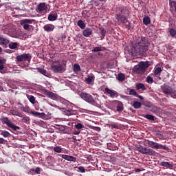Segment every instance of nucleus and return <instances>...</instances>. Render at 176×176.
<instances>
[{"label": "nucleus", "mask_w": 176, "mask_h": 176, "mask_svg": "<svg viewBox=\"0 0 176 176\" xmlns=\"http://www.w3.org/2000/svg\"><path fill=\"white\" fill-rule=\"evenodd\" d=\"M150 46V42L147 37H141L138 44H135L131 49L128 50V54L131 56L139 54L140 56H146L148 47Z\"/></svg>", "instance_id": "1"}, {"label": "nucleus", "mask_w": 176, "mask_h": 176, "mask_svg": "<svg viewBox=\"0 0 176 176\" xmlns=\"http://www.w3.org/2000/svg\"><path fill=\"white\" fill-rule=\"evenodd\" d=\"M128 18L129 10L126 9H122L121 11V14H118L116 16V19H117L118 22H121L123 24H125V23H129V20H127Z\"/></svg>", "instance_id": "2"}, {"label": "nucleus", "mask_w": 176, "mask_h": 176, "mask_svg": "<svg viewBox=\"0 0 176 176\" xmlns=\"http://www.w3.org/2000/svg\"><path fill=\"white\" fill-rule=\"evenodd\" d=\"M147 144L151 148L164 150L168 152H170V149L168 147H167L166 146H164L158 142H154L153 141L147 140Z\"/></svg>", "instance_id": "3"}, {"label": "nucleus", "mask_w": 176, "mask_h": 176, "mask_svg": "<svg viewBox=\"0 0 176 176\" xmlns=\"http://www.w3.org/2000/svg\"><path fill=\"white\" fill-rule=\"evenodd\" d=\"M80 96L82 100H84L86 102H89L92 105L96 104V100L90 94L82 92Z\"/></svg>", "instance_id": "4"}, {"label": "nucleus", "mask_w": 176, "mask_h": 176, "mask_svg": "<svg viewBox=\"0 0 176 176\" xmlns=\"http://www.w3.org/2000/svg\"><path fill=\"white\" fill-rule=\"evenodd\" d=\"M1 121L3 124H6L7 126L12 129L14 131H19L21 130V128L19 126L12 123L10 120H9L8 118H3L1 119Z\"/></svg>", "instance_id": "5"}, {"label": "nucleus", "mask_w": 176, "mask_h": 176, "mask_svg": "<svg viewBox=\"0 0 176 176\" xmlns=\"http://www.w3.org/2000/svg\"><path fill=\"white\" fill-rule=\"evenodd\" d=\"M138 149L140 153H141L144 155H155L156 153V152L154 150H152L151 148H147L142 146H139Z\"/></svg>", "instance_id": "6"}, {"label": "nucleus", "mask_w": 176, "mask_h": 176, "mask_svg": "<svg viewBox=\"0 0 176 176\" xmlns=\"http://www.w3.org/2000/svg\"><path fill=\"white\" fill-rule=\"evenodd\" d=\"M32 58V56H31V55L28 53V54H23L21 55H18L16 56V61L17 62H24V61H27L30 63L31 58Z\"/></svg>", "instance_id": "7"}, {"label": "nucleus", "mask_w": 176, "mask_h": 176, "mask_svg": "<svg viewBox=\"0 0 176 176\" xmlns=\"http://www.w3.org/2000/svg\"><path fill=\"white\" fill-rule=\"evenodd\" d=\"M51 69L55 74H62V73H63V72L65 71V69L63 67V65H62L61 64H57L56 65H52L51 67Z\"/></svg>", "instance_id": "8"}, {"label": "nucleus", "mask_w": 176, "mask_h": 176, "mask_svg": "<svg viewBox=\"0 0 176 176\" xmlns=\"http://www.w3.org/2000/svg\"><path fill=\"white\" fill-rule=\"evenodd\" d=\"M42 92L47 95L48 98H50L51 100H58V95L56 94H54V92L50 91L47 89H43Z\"/></svg>", "instance_id": "9"}, {"label": "nucleus", "mask_w": 176, "mask_h": 176, "mask_svg": "<svg viewBox=\"0 0 176 176\" xmlns=\"http://www.w3.org/2000/svg\"><path fill=\"white\" fill-rule=\"evenodd\" d=\"M9 43H10V41L8 38H6L3 36H0V45L2 47H7V46Z\"/></svg>", "instance_id": "10"}, {"label": "nucleus", "mask_w": 176, "mask_h": 176, "mask_svg": "<svg viewBox=\"0 0 176 176\" xmlns=\"http://www.w3.org/2000/svg\"><path fill=\"white\" fill-rule=\"evenodd\" d=\"M162 93L166 95L170 96L174 89H173L172 87L166 86L162 88Z\"/></svg>", "instance_id": "11"}, {"label": "nucleus", "mask_w": 176, "mask_h": 176, "mask_svg": "<svg viewBox=\"0 0 176 176\" xmlns=\"http://www.w3.org/2000/svg\"><path fill=\"white\" fill-rule=\"evenodd\" d=\"M139 67L144 69L145 71H146L147 68H149V67L151 66V63L149 61H141L140 62V63L138 65Z\"/></svg>", "instance_id": "12"}, {"label": "nucleus", "mask_w": 176, "mask_h": 176, "mask_svg": "<svg viewBox=\"0 0 176 176\" xmlns=\"http://www.w3.org/2000/svg\"><path fill=\"white\" fill-rule=\"evenodd\" d=\"M61 155V158L65 160L67 162H74L76 163V157H73V156H70L68 155Z\"/></svg>", "instance_id": "13"}, {"label": "nucleus", "mask_w": 176, "mask_h": 176, "mask_svg": "<svg viewBox=\"0 0 176 176\" xmlns=\"http://www.w3.org/2000/svg\"><path fill=\"white\" fill-rule=\"evenodd\" d=\"M133 72H134L135 73H136L137 74L143 75V74H145L146 70L144 69H142L141 67H139L138 65H135V66H134Z\"/></svg>", "instance_id": "14"}, {"label": "nucleus", "mask_w": 176, "mask_h": 176, "mask_svg": "<svg viewBox=\"0 0 176 176\" xmlns=\"http://www.w3.org/2000/svg\"><path fill=\"white\" fill-rule=\"evenodd\" d=\"M7 60L3 58H0V73L3 74V69L5 68V65L6 64Z\"/></svg>", "instance_id": "15"}, {"label": "nucleus", "mask_w": 176, "mask_h": 176, "mask_svg": "<svg viewBox=\"0 0 176 176\" xmlns=\"http://www.w3.org/2000/svg\"><path fill=\"white\" fill-rule=\"evenodd\" d=\"M82 35L85 37H90L93 33V30L91 28H86L82 32Z\"/></svg>", "instance_id": "16"}, {"label": "nucleus", "mask_w": 176, "mask_h": 176, "mask_svg": "<svg viewBox=\"0 0 176 176\" xmlns=\"http://www.w3.org/2000/svg\"><path fill=\"white\" fill-rule=\"evenodd\" d=\"M129 95L130 96H134L135 97L138 98L140 100H144V98L142 96H140L138 94V92L133 89L129 90Z\"/></svg>", "instance_id": "17"}, {"label": "nucleus", "mask_w": 176, "mask_h": 176, "mask_svg": "<svg viewBox=\"0 0 176 176\" xmlns=\"http://www.w3.org/2000/svg\"><path fill=\"white\" fill-rule=\"evenodd\" d=\"M47 19H48V21H50L51 22L55 21L58 19V14H57V12H55L54 14L50 13L48 15Z\"/></svg>", "instance_id": "18"}, {"label": "nucleus", "mask_w": 176, "mask_h": 176, "mask_svg": "<svg viewBox=\"0 0 176 176\" xmlns=\"http://www.w3.org/2000/svg\"><path fill=\"white\" fill-rule=\"evenodd\" d=\"M47 10V6L45 3H40L38 6V12H43L46 11Z\"/></svg>", "instance_id": "19"}, {"label": "nucleus", "mask_w": 176, "mask_h": 176, "mask_svg": "<svg viewBox=\"0 0 176 176\" xmlns=\"http://www.w3.org/2000/svg\"><path fill=\"white\" fill-rule=\"evenodd\" d=\"M32 116L34 117H38V118H43L45 116V113H39L38 111H30V113Z\"/></svg>", "instance_id": "20"}, {"label": "nucleus", "mask_w": 176, "mask_h": 176, "mask_svg": "<svg viewBox=\"0 0 176 176\" xmlns=\"http://www.w3.org/2000/svg\"><path fill=\"white\" fill-rule=\"evenodd\" d=\"M105 92L109 94L111 98H113L116 96V91L109 88H105Z\"/></svg>", "instance_id": "21"}, {"label": "nucleus", "mask_w": 176, "mask_h": 176, "mask_svg": "<svg viewBox=\"0 0 176 176\" xmlns=\"http://www.w3.org/2000/svg\"><path fill=\"white\" fill-rule=\"evenodd\" d=\"M43 29L47 32H51L54 31V26L53 25H46L45 26L43 27Z\"/></svg>", "instance_id": "22"}, {"label": "nucleus", "mask_w": 176, "mask_h": 176, "mask_svg": "<svg viewBox=\"0 0 176 176\" xmlns=\"http://www.w3.org/2000/svg\"><path fill=\"white\" fill-rule=\"evenodd\" d=\"M160 166H162L166 167L167 168H170V169H171L173 168V164L169 162H160Z\"/></svg>", "instance_id": "23"}, {"label": "nucleus", "mask_w": 176, "mask_h": 176, "mask_svg": "<svg viewBox=\"0 0 176 176\" xmlns=\"http://www.w3.org/2000/svg\"><path fill=\"white\" fill-rule=\"evenodd\" d=\"M8 47L10 50H16L19 47V43H17L16 42H10Z\"/></svg>", "instance_id": "24"}, {"label": "nucleus", "mask_w": 176, "mask_h": 176, "mask_svg": "<svg viewBox=\"0 0 176 176\" xmlns=\"http://www.w3.org/2000/svg\"><path fill=\"white\" fill-rule=\"evenodd\" d=\"M34 22V19H22L21 20V25H23V24H32Z\"/></svg>", "instance_id": "25"}, {"label": "nucleus", "mask_w": 176, "mask_h": 176, "mask_svg": "<svg viewBox=\"0 0 176 176\" xmlns=\"http://www.w3.org/2000/svg\"><path fill=\"white\" fill-rule=\"evenodd\" d=\"M135 89L137 90H140V89H141L142 91H146V88L145 85L143 83H141V82L137 83Z\"/></svg>", "instance_id": "26"}, {"label": "nucleus", "mask_w": 176, "mask_h": 176, "mask_svg": "<svg viewBox=\"0 0 176 176\" xmlns=\"http://www.w3.org/2000/svg\"><path fill=\"white\" fill-rule=\"evenodd\" d=\"M77 25L80 27L81 30H85V28H86V24H85L84 21L82 19L78 21Z\"/></svg>", "instance_id": "27"}, {"label": "nucleus", "mask_w": 176, "mask_h": 176, "mask_svg": "<svg viewBox=\"0 0 176 176\" xmlns=\"http://www.w3.org/2000/svg\"><path fill=\"white\" fill-rule=\"evenodd\" d=\"M38 72L42 75L45 76L46 77H49L50 76V73L47 72L45 69L38 68Z\"/></svg>", "instance_id": "28"}, {"label": "nucleus", "mask_w": 176, "mask_h": 176, "mask_svg": "<svg viewBox=\"0 0 176 176\" xmlns=\"http://www.w3.org/2000/svg\"><path fill=\"white\" fill-rule=\"evenodd\" d=\"M170 8L176 12V0H170Z\"/></svg>", "instance_id": "29"}, {"label": "nucleus", "mask_w": 176, "mask_h": 176, "mask_svg": "<svg viewBox=\"0 0 176 176\" xmlns=\"http://www.w3.org/2000/svg\"><path fill=\"white\" fill-rule=\"evenodd\" d=\"M10 113L12 114V116H16V117H22V115L19 111H16V110L11 109L10 111Z\"/></svg>", "instance_id": "30"}, {"label": "nucleus", "mask_w": 176, "mask_h": 176, "mask_svg": "<svg viewBox=\"0 0 176 176\" xmlns=\"http://www.w3.org/2000/svg\"><path fill=\"white\" fill-rule=\"evenodd\" d=\"M132 107H133L135 109H140L142 107V103L138 101H134Z\"/></svg>", "instance_id": "31"}, {"label": "nucleus", "mask_w": 176, "mask_h": 176, "mask_svg": "<svg viewBox=\"0 0 176 176\" xmlns=\"http://www.w3.org/2000/svg\"><path fill=\"white\" fill-rule=\"evenodd\" d=\"M168 32L170 34V36L173 38H175L176 36V30L174 28H169L168 29Z\"/></svg>", "instance_id": "32"}, {"label": "nucleus", "mask_w": 176, "mask_h": 176, "mask_svg": "<svg viewBox=\"0 0 176 176\" xmlns=\"http://www.w3.org/2000/svg\"><path fill=\"white\" fill-rule=\"evenodd\" d=\"M53 151L60 153L63 152V148L61 146H56L54 148H53Z\"/></svg>", "instance_id": "33"}, {"label": "nucleus", "mask_w": 176, "mask_h": 176, "mask_svg": "<svg viewBox=\"0 0 176 176\" xmlns=\"http://www.w3.org/2000/svg\"><path fill=\"white\" fill-rule=\"evenodd\" d=\"M99 30H100L101 40H104V37L106 36V30L104 29V28H100Z\"/></svg>", "instance_id": "34"}, {"label": "nucleus", "mask_w": 176, "mask_h": 176, "mask_svg": "<svg viewBox=\"0 0 176 176\" xmlns=\"http://www.w3.org/2000/svg\"><path fill=\"white\" fill-rule=\"evenodd\" d=\"M143 23L145 25H148L151 23V19L149 16H144L143 19Z\"/></svg>", "instance_id": "35"}, {"label": "nucleus", "mask_w": 176, "mask_h": 176, "mask_svg": "<svg viewBox=\"0 0 176 176\" xmlns=\"http://www.w3.org/2000/svg\"><path fill=\"white\" fill-rule=\"evenodd\" d=\"M19 118H22V122L25 124H27L30 120V118L26 115L23 114L22 117Z\"/></svg>", "instance_id": "36"}, {"label": "nucleus", "mask_w": 176, "mask_h": 176, "mask_svg": "<svg viewBox=\"0 0 176 176\" xmlns=\"http://www.w3.org/2000/svg\"><path fill=\"white\" fill-rule=\"evenodd\" d=\"M118 80L120 82H123L125 80V76L122 73H119L118 75Z\"/></svg>", "instance_id": "37"}, {"label": "nucleus", "mask_w": 176, "mask_h": 176, "mask_svg": "<svg viewBox=\"0 0 176 176\" xmlns=\"http://www.w3.org/2000/svg\"><path fill=\"white\" fill-rule=\"evenodd\" d=\"M94 79V76H89L88 78L85 79V82L88 85H90Z\"/></svg>", "instance_id": "38"}, {"label": "nucleus", "mask_w": 176, "mask_h": 176, "mask_svg": "<svg viewBox=\"0 0 176 176\" xmlns=\"http://www.w3.org/2000/svg\"><path fill=\"white\" fill-rule=\"evenodd\" d=\"M144 118L148 120H151V121L155 120V116L153 115H151V114H146L144 116Z\"/></svg>", "instance_id": "39"}, {"label": "nucleus", "mask_w": 176, "mask_h": 176, "mask_svg": "<svg viewBox=\"0 0 176 176\" xmlns=\"http://www.w3.org/2000/svg\"><path fill=\"white\" fill-rule=\"evenodd\" d=\"M1 135L5 138H8L11 134L7 131H1Z\"/></svg>", "instance_id": "40"}, {"label": "nucleus", "mask_w": 176, "mask_h": 176, "mask_svg": "<svg viewBox=\"0 0 176 176\" xmlns=\"http://www.w3.org/2000/svg\"><path fill=\"white\" fill-rule=\"evenodd\" d=\"M73 71L74 72H79L80 71V65L78 64H74Z\"/></svg>", "instance_id": "41"}, {"label": "nucleus", "mask_w": 176, "mask_h": 176, "mask_svg": "<svg viewBox=\"0 0 176 176\" xmlns=\"http://www.w3.org/2000/svg\"><path fill=\"white\" fill-rule=\"evenodd\" d=\"M21 110L23 111V112H25V113H30V107H24V106H22L21 107Z\"/></svg>", "instance_id": "42"}, {"label": "nucleus", "mask_w": 176, "mask_h": 176, "mask_svg": "<svg viewBox=\"0 0 176 176\" xmlns=\"http://www.w3.org/2000/svg\"><path fill=\"white\" fill-rule=\"evenodd\" d=\"M162 69L161 67H157L155 69V71L153 72V74H155V76H157L160 73H162Z\"/></svg>", "instance_id": "43"}, {"label": "nucleus", "mask_w": 176, "mask_h": 176, "mask_svg": "<svg viewBox=\"0 0 176 176\" xmlns=\"http://www.w3.org/2000/svg\"><path fill=\"white\" fill-rule=\"evenodd\" d=\"M101 51H103L102 47H95L92 50L93 52H101Z\"/></svg>", "instance_id": "44"}, {"label": "nucleus", "mask_w": 176, "mask_h": 176, "mask_svg": "<svg viewBox=\"0 0 176 176\" xmlns=\"http://www.w3.org/2000/svg\"><path fill=\"white\" fill-rule=\"evenodd\" d=\"M123 111V104L122 103H119L117 106V111L122 112Z\"/></svg>", "instance_id": "45"}, {"label": "nucleus", "mask_w": 176, "mask_h": 176, "mask_svg": "<svg viewBox=\"0 0 176 176\" xmlns=\"http://www.w3.org/2000/svg\"><path fill=\"white\" fill-rule=\"evenodd\" d=\"M27 98L32 104H34L35 103V98L33 96H28Z\"/></svg>", "instance_id": "46"}, {"label": "nucleus", "mask_w": 176, "mask_h": 176, "mask_svg": "<svg viewBox=\"0 0 176 176\" xmlns=\"http://www.w3.org/2000/svg\"><path fill=\"white\" fill-rule=\"evenodd\" d=\"M146 82H147L148 84H152V83H153L154 80H153V78H151V76H147V78H146Z\"/></svg>", "instance_id": "47"}, {"label": "nucleus", "mask_w": 176, "mask_h": 176, "mask_svg": "<svg viewBox=\"0 0 176 176\" xmlns=\"http://www.w3.org/2000/svg\"><path fill=\"white\" fill-rule=\"evenodd\" d=\"M74 127H76L77 129H82L84 128V125L80 123H78L77 124L74 125Z\"/></svg>", "instance_id": "48"}, {"label": "nucleus", "mask_w": 176, "mask_h": 176, "mask_svg": "<svg viewBox=\"0 0 176 176\" xmlns=\"http://www.w3.org/2000/svg\"><path fill=\"white\" fill-rule=\"evenodd\" d=\"M78 172H80V173H86V169H85V168L82 167V166L78 167Z\"/></svg>", "instance_id": "49"}, {"label": "nucleus", "mask_w": 176, "mask_h": 176, "mask_svg": "<svg viewBox=\"0 0 176 176\" xmlns=\"http://www.w3.org/2000/svg\"><path fill=\"white\" fill-rule=\"evenodd\" d=\"M23 30H29L30 25L28 24L23 23Z\"/></svg>", "instance_id": "50"}, {"label": "nucleus", "mask_w": 176, "mask_h": 176, "mask_svg": "<svg viewBox=\"0 0 176 176\" xmlns=\"http://www.w3.org/2000/svg\"><path fill=\"white\" fill-rule=\"evenodd\" d=\"M125 27L126 30H130L131 28V23L129 21H128V24H126Z\"/></svg>", "instance_id": "51"}, {"label": "nucleus", "mask_w": 176, "mask_h": 176, "mask_svg": "<svg viewBox=\"0 0 176 176\" xmlns=\"http://www.w3.org/2000/svg\"><path fill=\"white\" fill-rule=\"evenodd\" d=\"M170 96H172V97H173L174 99H176V89H173L172 94H170Z\"/></svg>", "instance_id": "52"}, {"label": "nucleus", "mask_w": 176, "mask_h": 176, "mask_svg": "<svg viewBox=\"0 0 176 176\" xmlns=\"http://www.w3.org/2000/svg\"><path fill=\"white\" fill-rule=\"evenodd\" d=\"M65 113L68 116H71L73 115L72 111H69V110H67L65 111Z\"/></svg>", "instance_id": "53"}, {"label": "nucleus", "mask_w": 176, "mask_h": 176, "mask_svg": "<svg viewBox=\"0 0 176 176\" xmlns=\"http://www.w3.org/2000/svg\"><path fill=\"white\" fill-rule=\"evenodd\" d=\"M111 126L114 128V129H118V123H113V124H111Z\"/></svg>", "instance_id": "54"}, {"label": "nucleus", "mask_w": 176, "mask_h": 176, "mask_svg": "<svg viewBox=\"0 0 176 176\" xmlns=\"http://www.w3.org/2000/svg\"><path fill=\"white\" fill-rule=\"evenodd\" d=\"M34 172H35L36 173H37L38 175L41 174V168H40V167L36 168Z\"/></svg>", "instance_id": "55"}, {"label": "nucleus", "mask_w": 176, "mask_h": 176, "mask_svg": "<svg viewBox=\"0 0 176 176\" xmlns=\"http://www.w3.org/2000/svg\"><path fill=\"white\" fill-rule=\"evenodd\" d=\"M52 160H53V157H47L46 159L47 164H51L50 161Z\"/></svg>", "instance_id": "56"}, {"label": "nucleus", "mask_w": 176, "mask_h": 176, "mask_svg": "<svg viewBox=\"0 0 176 176\" xmlns=\"http://www.w3.org/2000/svg\"><path fill=\"white\" fill-rule=\"evenodd\" d=\"M80 133V131H74L73 132V134L74 135H79Z\"/></svg>", "instance_id": "57"}, {"label": "nucleus", "mask_w": 176, "mask_h": 176, "mask_svg": "<svg viewBox=\"0 0 176 176\" xmlns=\"http://www.w3.org/2000/svg\"><path fill=\"white\" fill-rule=\"evenodd\" d=\"M5 142V139L0 138V144H3Z\"/></svg>", "instance_id": "58"}, {"label": "nucleus", "mask_w": 176, "mask_h": 176, "mask_svg": "<svg viewBox=\"0 0 176 176\" xmlns=\"http://www.w3.org/2000/svg\"><path fill=\"white\" fill-rule=\"evenodd\" d=\"M117 148H118L117 146H111V150H113V151H116Z\"/></svg>", "instance_id": "59"}, {"label": "nucleus", "mask_w": 176, "mask_h": 176, "mask_svg": "<svg viewBox=\"0 0 176 176\" xmlns=\"http://www.w3.org/2000/svg\"><path fill=\"white\" fill-rule=\"evenodd\" d=\"M135 172L136 173H140V172H141V169L140 168H136Z\"/></svg>", "instance_id": "60"}, {"label": "nucleus", "mask_w": 176, "mask_h": 176, "mask_svg": "<svg viewBox=\"0 0 176 176\" xmlns=\"http://www.w3.org/2000/svg\"><path fill=\"white\" fill-rule=\"evenodd\" d=\"M72 139L73 140H74V141H76V136H73V137L72 138Z\"/></svg>", "instance_id": "61"}, {"label": "nucleus", "mask_w": 176, "mask_h": 176, "mask_svg": "<svg viewBox=\"0 0 176 176\" xmlns=\"http://www.w3.org/2000/svg\"><path fill=\"white\" fill-rule=\"evenodd\" d=\"M3 53V48L0 47V54Z\"/></svg>", "instance_id": "62"}, {"label": "nucleus", "mask_w": 176, "mask_h": 176, "mask_svg": "<svg viewBox=\"0 0 176 176\" xmlns=\"http://www.w3.org/2000/svg\"><path fill=\"white\" fill-rule=\"evenodd\" d=\"M30 172H35V169L34 168H31Z\"/></svg>", "instance_id": "63"}, {"label": "nucleus", "mask_w": 176, "mask_h": 176, "mask_svg": "<svg viewBox=\"0 0 176 176\" xmlns=\"http://www.w3.org/2000/svg\"><path fill=\"white\" fill-rule=\"evenodd\" d=\"M3 90V87L0 85V91Z\"/></svg>", "instance_id": "64"}]
</instances>
